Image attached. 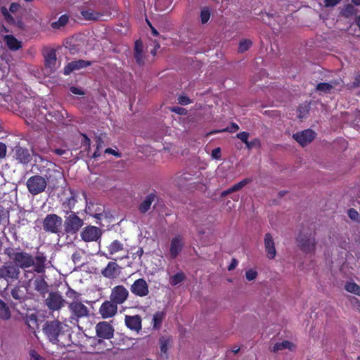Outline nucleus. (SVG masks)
<instances>
[{"mask_svg":"<svg viewBox=\"0 0 360 360\" xmlns=\"http://www.w3.org/2000/svg\"><path fill=\"white\" fill-rule=\"evenodd\" d=\"M107 249L109 254L102 252L100 255L107 259H111V255L123 250L124 245L120 240H115L107 247Z\"/></svg>","mask_w":360,"mask_h":360,"instance_id":"obj_25","label":"nucleus"},{"mask_svg":"<svg viewBox=\"0 0 360 360\" xmlns=\"http://www.w3.org/2000/svg\"><path fill=\"white\" fill-rule=\"evenodd\" d=\"M11 316L9 307L0 299V319L4 321L10 319Z\"/></svg>","mask_w":360,"mask_h":360,"instance_id":"obj_32","label":"nucleus"},{"mask_svg":"<svg viewBox=\"0 0 360 360\" xmlns=\"http://www.w3.org/2000/svg\"><path fill=\"white\" fill-rule=\"evenodd\" d=\"M68 309L71 313V318L77 321L81 318L86 317L89 310L82 302L72 301L68 304Z\"/></svg>","mask_w":360,"mask_h":360,"instance_id":"obj_9","label":"nucleus"},{"mask_svg":"<svg viewBox=\"0 0 360 360\" xmlns=\"http://www.w3.org/2000/svg\"><path fill=\"white\" fill-rule=\"evenodd\" d=\"M251 181H252V179H245L239 181L238 183L235 184L231 187H230L231 191L232 193L241 190L248 184L250 183Z\"/></svg>","mask_w":360,"mask_h":360,"instance_id":"obj_42","label":"nucleus"},{"mask_svg":"<svg viewBox=\"0 0 360 360\" xmlns=\"http://www.w3.org/2000/svg\"><path fill=\"white\" fill-rule=\"evenodd\" d=\"M294 347L293 343L288 340H284L281 342H276L274 347L272 351L274 352H277L281 350H283L285 349H292Z\"/></svg>","mask_w":360,"mask_h":360,"instance_id":"obj_33","label":"nucleus"},{"mask_svg":"<svg viewBox=\"0 0 360 360\" xmlns=\"http://www.w3.org/2000/svg\"><path fill=\"white\" fill-rule=\"evenodd\" d=\"M72 260L74 264H78L82 261V253L80 252L76 251L72 255Z\"/></svg>","mask_w":360,"mask_h":360,"instance_id":"obj_57","label":"nucleus"},{"mask_svg":"<svg viewBox=\"0 0 360 360\" xmlns=\"http://www.w3.org/2000/svg\"><path fill=\"white\" fill-rule=\"evenodd\" d=\"M257 276V272L253 269H249L245 272V278L248 281L255 280Z\"/></svg>","mask_w":360,"mask_h":360,"instance_id":"obj_53","label":"nucleus"},{"mask_svg":"<svg viewBox=\"0 0 360 360\" xmlns=\"http://www.w3.org/2000/svg\"><path fill=\"white\" fill-rule=\"evenodd\" d=\"M184 248L183 238L181 236H176L171 240L169 247V256L171 259H174L182 251Z\"/></svg>","mask_w":360,"mask_h":360,"instance_id":"obj_20","label":"nucleus"},{"mask_svg":"<svg viewBox=\"0 0 360 360\" xmlns=\"http://www.w3.org/2000/svg\"><path fill=\"white\" fill-rule=\"evenodd\" d=\"M81 15L87 20H103L105 15L104 13L96 12L92 9L82 10Z\"/></svg>","mask_w":360,"mask_h":360,"instance_id":"obj_28","label":"nucleus"},{"mask_svg":"<svg viewBox=\"0 0 360 360\" xmlns=\"http://www.w3.org/2000/svg\"><path fill=\"white\" fill-rule=\"evenodd\" d=\"M26 186L32 195H37L45 191L47 186V181L40 175H34L27 180Z\"/></svg>","mask_w":360,"mask_h":360,"instance_id":"obj_6","label":"nucleus"},{"mask_svg":"<svg viewBox=\"0 0 360 360\" xmlns=\"http://www.w3.org/2000/svg\"><path fill=\"white\" fill-rule=\"evenodd\" d=\"M13 153V158L22 165H27L32 160V156L28 149L20 146H15Z\"/></svg>","mask_w":360,"mask_h":360,"instance_id":"obj_17","label":"nucleus"},{"mask_svg":"<svg viewBox=\"0 0 360 360\" xmlns=\"http://www.w3.org/2000/svg\"><path fill=\"white\" fill-rule=\"evenodd\" d=\"M4 253L13 264L18 266L19 269L30 268L34 264V257L30 253L22 251L20 248H6L4 250Z\"/></svg>","mask_w":360,"mask_h":360,"instance_id":"obj_2","label":"nucleus"},{"mask_svg":"<svg viewBox=\"0 0 360 360\" xmlns=\"http://www.w3.org/2000/svg\"><path fill=\"white\" fill-rule=\"evenodd\" d=\"M4 41L11 51H15L22 48V41L17 39L13 35H5Z\"/></svg>","mask_w":360,"mask_h":360,"instance_id":"obj_27","label":"nucleus"},{"mask_svg":"<svg viewBox=\"0 0 360 360\" xmlns=\"http://www.w3.org/2000/svg\"><path fill=\"white\" fill-rule=\"evenodd\" d=\"M264 247L267 257L270 259H274L276 257V250L274 240L269 233H266L264 236Z\"/></svg>","mask_w":360,"mask_h":360,"instance_id":"obj_22","label":"nucleus"},{"mask_svg":"<svg viewBox=\"0 0 360 360\" xmlns=\"http://www.w3.org/2000/svg\"><path fill=\"white\" fill-rule=\"evenodd\" d=\"M191 179H192V174L187 173V172H184L182 174L179 175V176H177L176 181V184L179 187H181L184 186V184L186 181H189Z\"/></svg>","mask_w":360,"mask_h":360,"instance_id":"obj_41","label":"nucleus"},{"mask_svg":"<svg viewBox=\"0 0 360 360\" xmlns=\"http://www.w3.org/2000/svg\"><path fill=\"white\" fill-rule=\"evenodd\" d=\"M356 13V9L352 4H347L345 6L342 11V15L346 18L353 16Z\"/></svg>","mask_w":360,"mask_h":360,"instance_id":"obj_45","label":"nucleus"},{"mask_svg":"<svg viewBox=\"0 0 360 360\" xmlns=\"http://www.w3.org/2000/svg\"><path fill=\"white\" fill-rule=\"evenodd\" d=\"M11 293L12 297L18 301L17 302L14 303V305H18V304H22L26 300V295L24 291L22 290L18 286H15L13 289H12Z\"/></svg>","mask_w":360,"mask_h":360,"instance_id":"obj_31","label":"nucleus"},{"mask_svg":"<svg viewBox=\"0 0 360 360\" xmlns=\"http://www.w3.org/2000/svg\"><path fill=\"white\" fill-rule=\"evenodd\" d=\"M114 330L113 326L106 321H101L96 326V335L102 339H111L114 335Z\"/></svg>","mask_w":360,"mask_h":360,"instance_id":"obj_13","label":"nucleus"},{"mask_svg":"<svg viewBox=\"0 0 360 360\" xmlns=\"http://www.w3.org/2000/svg\"><path fill=\"white\" fill-rule=\"evenodd\" d=\"M20 271L18 266L13 264L11 260L4 262L0 266V278H3L7 282H13L18 280Z\"/></svg>","mask_w":360,"mask_h":360,"instance_id":"obj_7","label":"nucleus"},{"mask_svg":"<svg viewBox=\"0 0 360 360\" xmlns=\"http://www.w3.org/2000/svg\"><path fill=\"white\" fill-rule=\"evenodd\" d=\"M252 45V42L250 39H243L239 43L238 52L244 53L247 51Z\"/></svg>","mask_w":360,"mask_h":360,"instance_id":"obj_43","label":"nucleus"},{"mask_svg":"<svg viewBox=\"0 0 360 360\" xmlns=\"http://www.w3.org/2000/svg\"><path fill=\"white\" fill-rule=\"evenodd\" d=\"M125 324L129 329L139 332L141 329V318L139 315L125 316Z\"/></svg>","mask_w":360,"mask_h":360,"instance_id":"obj_24","label":"nucleus"},{"mask_svg":"<svg viewBox=\"0 0 360 360\" xmlns=\"http://www.w3.org/2000/svg\"><path fill=\"white\" fill-rule=\"evenodd\" d=\"M292 137L302 146H305L315 139L316 133L312 129H307L294 134Z\"/></svg>","mask_w":360,"mask_h":360,"instance_id":"obj_15","label":"nucleus"},{"mask_svg":"<svg viewBox=\"0 0 360 360\" xmlns=\"http://www.w3.org/2000/svg\"><path fill=\"white\" fill-rule=\"evenodd\" d=\"M172 111L179 115H186L187 112V110L185 108L179 106L173 107Z\"/></svg>","mask_w":360,"mask_h":360,"instance_id":"obj_62","label":"nucleus"},{"mask_svg":"<svg viewBox=\"0 0 360 360\" xmlns=\"http://www.w3.org/2000/svg\"><path fill=\"white\" fill-rule=\"evenodd\" d=\"M66 296L72 299L73 301H77L79 302V297H80V293L76 292L75 290L71 288L70 287H68V290L66 292Z\"/></svg>","mask_w":360,"mask_h":360,"instance_id":"obj_46","label":"nucleus"},{"mask_svg":"<svg viewBox=\"0 0 360 360\" xmlns=\"http://www.w3.org/2000/svg\"><path fill=\"white\" fill-rule=\"evenodd\" d=\"M69 20V15L67 14L62 15L59 17L57 21H54L51 23V27L53 29H60L64 27Z\"/></svg>","mask_w":360,"mask_h":360,"instance_id":"obj_35","label":"nucleus"},{"mask_svg":"<svg viewBox=\"0 0 360 360\" xmlns=\"http://www.w3.org/2000/svg\"><path fill=\"white\" fill-rule=\"evenodd\" d=\"M341 0H324L326 7H333L340 2Z\"/></svg>","mask_w":360,"mask_h":360,"instance_id":"obj_63","label":"nucleus"},{"mask_svg":"<svg viewBox=\"0 0 360 360\" xmlns=\"http://www.w3.org/2000/svg\"><path fill=\"white\" fill-rule=\"evenodd\" d=\"M43 333L49 340L53 344H57L60 347L70 345L69 333L63 331V324L58 320L47 321L43 326Z\"/></svg>","mask_w":360,"mask_h":360,"instance_id":"obj_1","label":"nucleus"},{"mask_svg":"<svg viewBox=\"0 0 360 360\" xmlns=\"http://www.w3.org/2000/svg\"><path fill=\"white\" fill-rule=\"evenodd\" d=\"M170 341H171V340H170L169 337L162 336L160 338L159 345H160V351L162 354H166L167 353V350H168V347H169Z\"/></svg>","mask_w":360,"mask_h":360,"instance_id":"obj_37","label":"nucleus"},{"mask_svg":"<svg viewBox=\"0 0 360 360\" xmlns=\"http://www.w3.org/2000/svg\"><path fill=\"white\" fill-rule=\"evenodd\" d=\"M46 262V257L43 253L38 252L34 257V271L38 274H41L45 271V263Z\"/></svg>","mask_w":360,"mask_h":360,"instance_id":"obj_26","label":"nucleus"},{"mask_svg":"<svg viewBox=\"0 0 360 360\" xmlns=\"http://www.w3.org/2000/svg\"><path fill=\"white\" fill-rule=\"evenodd\" d=\"M134 56L136 63L141 66L144 65V57L143 52L134 53Z\"/></svg>","mask_w":360,"mask_h":360,"instance_id":"obj_52","label":"nucleus"},{"mask_svg":"<svg viewBox=\"0 0 360 360\" xmlns=\"http://www.w3.org/2000/svg\"><path fill=\"white\" fill-rule=\"evenodd\" d=\"M345 289L349 292L360 296V286L354 282H347Z\"/></svg>","mask_w":360,"mask_h":360,"instance_id":"obj_38","label":"nucleus"},{"mask_svg":"<svg viewBox=\"0 0 360 360\" xmlns=\"http://www.w3.org/2000/svg\"><path fill=\"white\" fill-rule=\"evenodd\" d=\"M185 278V274L183 272H179L170 277L169 283L172 285L174 286L184 281Z\"/></svg>","mask_w":360,"mask_h":360,"instance_id":"obj_40","label":"nucleus"},{"mask_svg":"<svg viewBox=\"0 0 360 360\" xmlns=\"http://www.w3.org/2000/svg\"><path fill=\"white\" fill-rule=\"evenodd\" d=\"M83 137H84V139H83V141L82 142V145L84 147H86V150L89 151L90 150L91 140L88 137V136L86 135V134H83Z\"/></svg>","mask_w":360,"mask_h":360,"instance_id":"obj_59","label":"nucleus"},{"mask_svg":"<svg viewBox=\"0 0 360 360\" xmlns=\"http://www.w3.org/2000/svg\"><path fill=\"white\" fill-rule=\"evenodd\" d=\"M92 62L79 59L68 63L63 69V73L65 75H69L72 72L78 70L88 66H90Z\"/></svg>","mask_w":360,"mask_h":360,"instance_id":"obj_19","label":"nucleus"},{"mask_svg":"<svg viewBox=\"0 0 360 360\" xmlns=\"http://www.w3.org/2000/svg\"><path fill=\"white\" fill-rule=\"evenodd\" d=\"M44 302L49 310L54 311H58L63 307L66 301L59 292L52 291L49 293Z\"/></svg>","mask_w":360,"mask_h":360,"instance_id":"obj_8","label":"nucleus"},{"mask_svg":"<svg viewBox=\"0 0 360 360\" xmlns=\"http://www.w3.org/2000/svg\"><path fill=\"white\" fill-rule=\"evenodd\" d=\"M347 214H348L349 217L351 219H352L354 221H359V214L355 209H354V208L349 209Z\"/></svg>","mask_w":360,"mask_h":360,"instance_id":"obj_51","label":"nucleus"},{"mask_svg":"<svg viewBox=\"0 0 360 360\" xmlns=\"http://www.w3.org/2000/svg\"><path fill=\"white\" fill-rule=\"evenodd\" d=\"M156 198L157 195L153 193L148 194L143 200V202L139 205V212L141 214H146L150 209L151 205Z\"/></svg>","mask_w":360,"mask_h":360,"instance_id":"obj_30","label":"nucleus"},{"mask_svg":"<svg viewBox=\"0 0 360 360\" xmlns=\"http://www.w3.org/2000/svg\"><path fill=\"white\" fill-rule=\"evenodd\" d=\"M296 241L299 248L305 254L314 253L316 248L315 233L300 232Z\"/></svg>","mask_w":360,"mask_h":360,"instance_id":"obj_3","label":"nucleus"},{"mask_svg":"<svg viewBox=\"0 0 360 360\" xmlns=\"http://www.w3.org/2000/svg\"><path fill=\"white\" fill-rule=\"evenodd\" d=\"M121 274V267L115 262H110L101 271L103 277L108 279H115Z\"/></svg>","mask_w":360,"mask_h":360,"instance_id":"obj_18","label":"nucleus"},{"mask_svg":"<svg viewBox=\"0 0 360 360\" xmlns=\"http://www.w3.org/2000/svg\"><path fill=\"white\" fill-rule=\"evenodd\" d=\"M30 355L31 360H44V358L34 349L30 350Z\"/></svg>","mask_w":360,"mask_h":360,"instance_id":"obj_58","label":"nucleus"},{"mask_svg":"<svg viewBox=\"0 0 360 360\" xmlns=\"http://www.w3.org/2000/svg\"><path fill=\"white\" fill-rule=\"evenodd\" d=\"M298 117L302 119L307 116L309 112V107L307 105H301L298 108Z\"/></svg>","mask_w":360,"mask_h":360,"instance_id":"obj_49","label":"nucleus"},{"mask_svg":"<svg viewBox=\"0 0 360 360\" xmlns=\"http://www.w3.org/2000/svg\"><path fill=\"white\" fill-rule=\"evenodd\" d=\"M333 89V85L326 82H321L316 85V90L324 93H328Z\"/></svg>","mask_w":360,"mask_h":360,"instance_id":"obj_44","label":"nucleus"},{"mask_svg":"<svg viewBox=\"0 0 360 360\" xmlns=\"http://www.w3.org/2000/svg\"><path fill=\"white\" fill-rule=\"evenodd\" d=\"M84 225V221L76 212H70L65 216V231L70 235L76 234Z\"/></svg>","mask_w":360,"mask_h":360,"instance_id":"obj_5","label":"nucleus"},{"mask_svg":"<svg viewBox=\"0 0 360 360\" xmlns=\"http://www.w3.org/2000/svg\"><path fill=\"white\" fill-rule=\"evenodd\" d=\"M1 13L8 25H13L15 24V18L5 6L1 8Z\"/></svg>","mask_w":360,"mask_h":360,"instance_id":"obj_39","label":"nucleus"},{"mask_svg":"<svg viewBox=\"0 0 360 360\" xmlns=\"http://www.w3.org/2000/svg\"><path fill=\"white\" fill-rule=\"evenodd\" d=\"M71 195L67 198L62 203L63 211L65 214H68L70 212H74L72 210L75 207L77 200V193L73 189H70Z\"/></svg>","mask_w":360,"mask_h":360,"instance_id":"obj_21","label":"nucleus"},{"mask_svg":"<svg viewBox=\"0 0 360 360\" xmlns=\"http://www.w3.org/2000/svg\"><path fill=\"white\" fill-rule=\"evenodd\" d=\"M117 311V304L110 300L102 303L99 308V314L103 319L113 317Z\"/></svg>","mask_w":360,"mask_h":360,"instance_id":"obj_16","label":"nucleus"},{"mask_svg":"<svg viewBox=\"0 0 360 360\" xmlns=\"http://www.w3.org/2000/svg\"><path fill=\"white\" fill-rule=\"evenodd\" d=\"M143 43L141 40H136L134 44V53L143 52Z\"/></svg>","mask_w":360,"mask_h":360,"instance_id":"obj_60","label":"nucleus"},{"mask_svg":"<svg viewBox=\"0 0 360 360\" xmlns=\"http://www.w3.org/2000/svg\"><path fill=\"white\" fill-rule=\"evenodd\" d=\"M210 18V12L208 9H203L200 12V19L202 24H205Z\"/></svg>","mask_w":360,"mask_h":360,"instance_id":"obj_50","label":"nucleus"},{"mask_svg":"<svg viewBox=\"0 0 360 360\" xmlns=\"http://www.w3.org/2000/svg\"><path fill=\"white\" fill-rule=\"evenodd\" d=\"M101 229L92 225L86 226L80 233L82 240L86 243L96 242L101 239Z\"/></svg>","mask_w":360,"mask_h":360,"instance_id":"obj_11","label":"nucleus"},{"mask_svg":"<svg viewBox=\"0 0 360 360\" xmlns=\"http://www.w3.org/2000/svg\"><path fill=\"white\" fill-rule=\"evenodd\" d=\"M246 148L248 150L252 149L253 148H260L261 147V141L259 139L256 138L252 139L250 141H248L245 143Z\"/></svg>","mask_w":360,"mask_h":360,"instance_id":"obj_48","label":"nucleus"},{"mask_svg":"<svg viewBox=\"0 0 360 360\" xmlns=\"http://www.w3.org/2000/svg\"><path fill=\"white\" fill-rule=\"evenodd\" d=\"M239 129V126L235 123L231 122L226 129L221 130V131H227L230 133L235 132Z\"/></svg>","mask_w":360,"mask_h":360,"instance_id":"obj_55","label":"nucleus"},{"mask_svg":"<svg viewBox=\"0 0 360 360\" xmlns=\"http://www.w3.org/2000/svg\"><path fill=\"white\" fill-rule=\"evenodd\" d=\"M249 136L250 134L247 131H242L236 134V137L245 144L248 141Z\"/></svg>","mask_w":360,"mask_h":360,"instance_id":"obj_54","label":"nucleus"},{"mask_svg":"<svg viewBox=\"0 0 360 360\" xmlns=\"http://www.w3.org/2000/svg\"><path fill=\"white\" fill-rule=\"evenodd\" d=\"M131 292L136 297H144L149 295V285L144 278H139L130 286Z\"/></svg>","mask_w":360,"mask_h":360,"instance_id":"obj_10","label":"nucleus"},{"mask_svg":"<svg viewBox=\"0 0 360 360\" xmlns=\"http://www.w3.org/2000/svg\"><path fill=\"white\" fill-rule=\"evenodd\" d=\"M7 147L5 143L0 142V159L4 158L6 155Z\"/></svg>","mask_w":360,"mask_h":360,"instance_id":"obj_61","label":"nucleus"},{"mask_svg":"<svg viewBox=\"0 0 360 360\" xmlns=\"http://www.w3.org/2000/svg\"><path fill=\"white\" fill-rule=\"evenodd\" d=\"M129 297L128 290L122 285L115 286L110 295V300L114 302L116 304H123Z\"/></svg>","mask_w":360,"mask_h":360,"instance_id":"obj_12","label":"nucleus"},{"mask_svg":"<svg viewBox=\"0 0 360 360\" xmlns=\"http://www.w3.org/2000/svg\"><path fill=\"white\" fill-rule=\"evenodd\" d=\"M212 157L214 159H219L221 158L220 148H216L212 151Z\"/></svg>","mask_w":360,"mask_h":360,"instance_id":"obj_64","label":"nucleus"},{"mask_svg":"<svg viewBox=\"0 0 360 360\" xmlns=\"http://www.w3.org/2000/svg\"><path fill=\"white\" fill-rule=\"evenodd\" d=\"M22 106L27 117H36L40 114L46 115V114L41 111L39 104H36V103L34 101V99L29 98L25 100L22 107Z\"/></svg>","mask_w":360,"mask_h":360,"instance_id":"obj_14","label":"nucleus"},{"mask_svg":"<svg viewBox=\"0 0 360 360\" xmlns=\"http://www.w3.org/2000/svg\"><path fill=\"white\" fill-rule=\"evenodd\" d=\"M178 103L182 105H186L191 103V100L186 96H181L178 98Z\"/></svg>","mask_w":360,"mask_h":360,"instance_id":"obj_56","label":"nucleus"},{"mask_svg":"<svg viewBox=\"0 0 360 360\" xmlns=\"http://www.w3.org/2000/svg\"><path fill=\"white\" fill-rule=\"evenodd\" d=\"M25 321L29 327H33L37 325V316L34 314L27 315L25 319Z\"/></svg>","mask_w":360,"mask_h":360,"instance_id":"obj_47","label":"nucleus"},{"mask_svg":"<svg viewBox=\"0 0 360 360\" xmlns=\"http://www.w3.org/2000/svg\"><path fill=\"white\" fill-rule=\"evenodd\" d=\"M165 317V313L162 311H156L153 317V327L155 328H159L162 323L163 319Z\"/></svg>","mask_w":360,"mask_h":360,"instance_id":"obj_36","label":"nucleus"},{"mask_svg":"<svg viewBox=\"0 0 360 360\" xmlns=\"http://www.w3.org/2000/svg\"><path fill=\"white\" fill-rule=\"evenodd\" d=\"M10 221V212L0 205V225L6 226Z\"/></svg>","mask_w":360,"mask_h":360,"instance_id":"obj_34","label":"nucleus"},{"mask_svg":"<svg viewBox=\"0 0 360 360\" xmlns=\"http://www.w3.org/2000/svg\"><path fill=\"white\" fill-rule=\"evenodd\" d=\"M34 289L37 290L42 297L49 291V285L44 278L39 276L36 278L34 281Z\"/></svg>","mask_w":360,"mask_h":360,"instance_id":"obj_29","label":"nucleus"},{"mask_svg":"<svg viewBox=\"0 0 360 360\" xmlns=\"http://www.w3.org/2000/svg\"><path fill=\"white\" fill-rule=\"evenodd\" d=\"M63 219L56 214H49L42 222L43 229L48 233L58 234L61 232Z\"/></svg>","mask_w":360,"mask_h":360,"instance_id":"obj_4","label":"nucleus"},{"mask_svg":"<svg viewBox=\"0 0 360 360\" xmlns=\"http://www.w3.org/2000/svg\"><path fill=\"white\" fill-rule=\"evenodd\" d=\"M44 63L46 68L51 70L56 68L57 58L56 50L53 49H48L44 53Z\"/></svg>","mask_w":360,"mask_h":360,"instance_id":"obj_23","label":"nucleus"}]
</instances>
